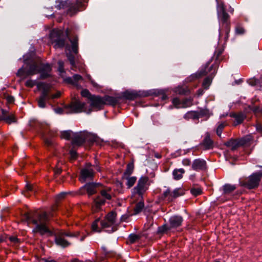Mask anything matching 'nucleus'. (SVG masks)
<instances>
[{
  "instance_id": "nucleus-1",
  "label": "nucleus",
  "mask_w": 262,
  "mask_h": 262,
  "mask_svg": "<svg viewBox=\"0 0 262 262\" xmlns=\"http://www.w3.org/2000/svg\"><path fill=\"white\" fill-rule=\"evenodd\" d=\"M24 62L26 65V67L23 66L19 69L16 73V76L22 79L35 75L36 73H39L38 79L45 80L51 77L50 73L52 71V67L49 63L40 64L39 68L38 64L30 57L24 58Z\"/></svg>"
},
{
  "instance_id": "nucleus-2",
  "label": "nucleus",
  "mask_w": 262,
  "mask_h": 262,
  "mask_svg": "<svg viewBox=\"0 0 262 262\" xmlns=\"http://www.w3.org/2000/svg\"><path fill=\"white\" fill-rule=\"evenodd\" d=\"M21 216L25 221L35 225V228L33 230V232H39L41 235H43L46 233L52 234V232L46 225L49 220L48 214L46 212H40L37 211L26 212L22 213Z\"/></svg>"
},
{
  "instance_id": "nucleus-3",
  "label": "nucleus",
  "mask_w": 262,
  "mask_h": 262,
  "mask_svg": "<svg viewBox=\"0 0 262 262\" xmlns=\"http://www.w3.org/2000/svg\"><path fill=\"white\" fill-rule=\"evenodd\" d=\"M149 96L160 97L162 101H165L168 99V97L163 90H151L138 92L126 90L122 93L120 97H121V99L134 100L138 98L146 97Z\"/></svg>"
},
{
  "instance_id": "nucleus-4",
  "label": "nucleus",
  "mask_w": 262,
  "mask_h": 262,
  "mask_svg": "<svg viewBox=\"0 0 262 262\" xmlns=\"http://www.w3.org/2000/svg\"><path fill=\"white\" fill-rule=\"evenodd\" d=\"M56 4L55 7L59 10L68 8L67 13L70 16H73L77 12L85 9V6L81 0H76L74 3H71L69 0H57Z\"/></svg>"
},
{
  "instance_id": "nucleus-5",
  "label": "nucleus",
  "mask_w": 262,
  "mask_h": 262,
  "mask_svg": "<svg viewBox=\"0 0 262 262\" xmlns=\"http://www.w3.org/2000/svg\"><path fill=\"white\" fill-rule=\"evenodd\" d=\"M217 3L216 10L218 18L221 19L222 26L225 30V39L229 37V34L230 29V23L228 21L230 18L229 15L226 12V9L224 2L219 3L218 0H216Z\"/></svg>"
},
{
  "instance_id": "nucleus-6",
  "label": "nucleus",
  "mask_w": 262,
  "mask_h": 262,
  "mask_svg": "<svg viewBox=\"0 0 262 262\" xmlns=\"http://www.w3.org/2000/svg\"><path fill=\"white\" fill-rule=\"evenodd\" d=\"M99 140L96 136H87L81 133H74L72 138V143L73 145L80 146L88 142L90 145H92L94 143L99 144Z\"/></svg>"
},
{
  "instance_id": "nucleus-7",
  "label": "nucleus",
  "mask_w": 262,
  "mask_h": 262,
  "mask_svg": "<svg viewBox=\"0 0 262 262\" xmlns=\"http://www.w3.org/2000/svg\"><path fill=\"white\" fill-rule=\"evenodd\" d=\"M261 178V171L254 172L249 177L248 180L241 181L240 185L248 189H254L258 187Z\"/></svg>"
},
{
  "instance_id": "nucleus-8",
  "label": "nucleus",
  "mask_w": 262,
  "mask_h": 262,
  "mask_svg": "<svg viewBox=\"0 0 262 262\" xmlns=\"http://www.w3.org/2000/svg\"><path fill=\"white\" fill-rule=\"evenodd\" d=\"M103 186L100 183L89 182L81 186L78 190V193L80 195L87 194L89 197L95 194L99 190V188Z\"/></svg>"
},
{
  "instance_id": "nucleus-9",
  "label": "nucleus",
  "mask_w": 262,
  "mask_h": 262,
  "mask_svg": "<svg viewBox=\"0 0 262 262\" xmlns=\"http://www.w3.org/2000/svg\"><path fill=\"white\" fill-rule=\"evenodd\" d=\"M35 85L38 90H41L40 94L37 99V105L39 108H45L46 107V99L49 98L50 89L47 86L46 83L43 82H37Z\"/></svg>"
},
{
  "instance_id": "nucleus-10",
  "label": "nucleus",
  "mask_w": 262,
  "mask_h": 262,
  "mask_svg": "<svg viewBox=\"0 0 262 262\" xmlns=\"http://www.w3.org/2000/svg\"><path fill=\"white\" fill-rule=\"evenodd\" d=\"M50 38L55 49L63 48L66 45V39L61 30L53 29L50 33Z\"/></svg>"
},
{
  "instance_id": "nucleus-11",
  "label": "nucleus",
  "mask_w": 262,
  "mask_h": 262,
  "mask_svg": "<svg viewBox=\"0 0 262 262\" xmlns=\"http://www.w3.org/2000/svg\"><path fill=\"white\" fill-rule=\"evenodd\" d=\"M66 108L68 110L69 113H70L76 114L83 112L90 114L92 111V108H89L87 110L85 103L81 102L77 100L67 105Z\"/></svg>"
},
{
  "instance_id": "nucleus-12",
  "label": "nucleus",
  "mask_w": 262,
  "mask_h": 262,
  "mask_svg": "<svg viewBox=\"0 0 262 262\" xmlns=\"http://www.w3.org/2000/svg\"><path fill=\"white\" fill-rule=\"evenodd\" d=\"M213 60V57L211 58L206 63V65L204 69H202L200 71H198L194 74L192 75V78L193 79H199L203 76L206 75L208 73H210V75L213 73V76L215 75L216 71V68L218 67L219 64H217L215 63L211 66V62Z\"/></svg>"
},
{
  "instance_id": "nucleus-13",
  "label": "nucleus",
  "mask_w": 262,
  "mask_h": 262,
  "mask_svg": "<svg viewBox=\"0 0 262 262\" xmlns=\"http://www.w3.org/2000/svg\"><path fill=\"white\" fill-rule=\"evenodd\" d=\"M111 191V187H106L100 190L101 196L98 195L94 199V202L97 208H100L104 205L106 200H111L112 199V195L110 193Z\"/></svg>"
},
{
  "instance_id": "nucleus-14",
  "label": "nucleus",
  "mask_w": 262,
  "mask_h": 262,
  "mask_svg": "<svg viewBox=\"0 0 262 262\" xmlns=\"http://www.w3.org/2000/svg\"><path fill=\"white\" fill-rule=\"evenodd\" d=\"M148 180L149 179L147 177L142 176L140 177L138 181L137 185L133 189V192L143 198V194L148 188L147 186Z\"/></svg>"
},
{
  "instance_id": "nucleus-15",
  "label": "nucleus",
  "mask_w": 262,
  "mask_h": 262,
  "mask_svg": "<svg viewBox=\"0 0 262 262\" xmlns=\"http://www.w3.org/2000/svg\"><path fill=\"white\" fill-rule=\"evenodd\" d=\"M94 171L92 168H83L81 169L78 177L79 181L83 183L86 181L91 182L94 178Z\"/></svg>"
},
{
  "instance_id": "nucleus-16",
  "label": "nucleus",
  "mask_w": 262,
  "mask_h": 262,
  "mask_svg": "<svg viewBox=\"0 0 262 262\" xmlns=\"http://www.w3.org/2000/svg\"><path fill=\"white\" fill-rule=\"evenodd\" d=\"M90 101L91 107L98 110L102 109L104 105L106 104L103 97L99 95H93V96L90 98Z\"/></svg>"
},
{
  "instance_id": "nucleus-17",
  "label": "nucleus",
  "mask_w": 262,
  "mask_h": 262,
  "mask_svg": "<svg viewBox=\"0 0 262 262\" xmlns=\"http://www.w3.org/2000/svg\"><path fill=\"white\" fill-rule=\"evenodd\" d=\"M191 168L196 171H205L208 168L207 162L201 158L195 159L192 163Z\"/></svg>"
},
{
  "instance_id": "nucleus-18",
  "label": "nucleus",
  "mask_w": 262,
  "mask_h": 262,
  "mask_svg": "<svg viewBox=\"0 0 262 262\" xmlns=\"http://www.w3.org/2000/svg\"><path fill=\"white\" fill-rule=\"evenodd\" d=\"M65 35L71 43V51L73 53L78 57V38L77 36H75L72 39L70 37V31L67 28L65 31Z\"/></svg>"
},
{
  "instance_id": "nucleus-19",
  "label": "nucleus",
  "mask_w": 262,
  "mask_h": 262,
  "mask_svg": "<svg viewBox=\"0 0 262 262\" xmlns=\"http://www.w3.org/2000/svg\"><path fill=\"white\" fill-rule=\"evenodd\" d=\"M184 221L183 217L180 215H174L170 216L168 220L170 227L172 229H176L182 225Z\"/></svg>"
},
{
  "instance_id": "nucleus-20",
  "label": "nucleus",
  "mask_w": 262,
  "mask_h": 262,
  "mask_svg": "<svg viewBox=\"0 0 262 262\" xmlns=\"http://www.w3.org/2000/svg\"><path fill=\"white\" fill-rule=\"evenodd\" d=\"M1 112L0 121H4L9 124L17 122L16 117L13 115H8V112L7 110L2 108Z\"/></svg>"
},
{
  "instance_id": "nucleus-21",
  "label": "nucleus",
  "mask_w": 262,
  "mask_h": 262,
  "mask_svg": "<svg viewBox=\"0 0 262 262\" xmlns=\"http://www.w3.org/2000/svg\"><path fill=\"white\" fill-rule=\"evenodd\" d=\"M214 142L211 139L209 133H206V136L201 143V145L204 146V150H209L213 148Z\"/></svg>"
},
{
  "instance_id": "nucleus-22",
  "label": "nucleus",
  "mask_w": 262,
  "mask_h": 262,
  "mask_svg": "<svg viewBox=\"0 0 262 262\" xmlns=\"http://www.w3.org/2000/svg\"><path fill=\"white\" fill-rule=\"evenodd\" d=\"M104 100L106 103V104L115 106L120 103V100L121 99L120 96L114 97L109 95H105L103 97Z\"/></svg>"
},
{
  "instance_id": "nucleus-23",
  "label": "nucleus",
  "mask_w": 262,
  "mask_h": 262,
  "mask_svg": "<svg viewBox=\"0 0 262 262\" xmlns=\"http://www.w3.org/2000/svg\"><path fill=\"white\" fill-rule=\"evenodd\" d=\"M230 116L235 119V121L233 123L234 126L241 124L246 118V116L242 112L238 114L231 113Z\"/></svg>"
},
{
  "instance_id": "nucleus-24",
  "label": "nucleus",
  "mask_w": 262,
  "mask_h": 262,
  "mask_svg": "<svg viewBox=\"0 0 262 262\" xmlns=\"http://www.w3.org/2000/svg\"><path fill=\"white\" fill-rule=\"evenodd\" d=\"M172 229L170 227L169 225L165 223L162 226H159L157 231V234L163 235L164 234H167Z\"/></svg>"
},
{
  "instance_id": "nucleus-25",
  "label": "nucleus",
  "mask_w": 262,
  "mask_h": 262,
  "mask_svg": "<svg viewBox=\"0 0 262 262\" xmlns=\"http://www.w3.org/2000/svg\"><path fill=\"white\" fill-rule=\"evenodd\" d=\"M186 190L183 187H179L174 189L170 194L171 200L176 199L178 197L185 194Z\"/></svg>"
},
{
  "instance_id": "nucleus-26",
  "label": "nucleus",
  "mask_w": 262,
  "mask_h": 262,
  "mask_svg": "<svg viewBox=\"0 0 262 262\" xmlns=\"http://www.w3.org/2000/svg\"><path fill=\"white\" fill-rule=\"evenodd\" d=\"M80 233L79 232L72 233L68 231L61 230L59 231L55 236H61V238L64 236L69 237H78Z\"/></svg>"
},
{
  "instance_id": "nucleus-27",
  "label": "nucleus",
  "mask_w": 262,
  "mask_h": 262,
  "mask_svg": "<svg viewBox=\"0 0 262 262\" xmlns=\"http://www.w3.org/2000/svg\"><path fill=\"white\" fill-rule=\"evenodd\" d=\"M55 242L56 244L62 248H66L70 245V243L66 240L64 238H61V236H55Z\"/></svg>"
},
{
  "instance_id": "nucleus-28",
  "label": "nucleus",
  "mask_w": 262,
  "mask_h": 262,
  "mask_svg": "<svg viewBox=\"0 0 262 262\" xmlns=\"http://www.w3.org/2000/svg\"><path fill=\"white\" fill-rule=\"evenodd\" d=\"M236 188L235 185H231L230 184H225L222 187L223 194H229L233 192Z\"/></svg>"
},
{
  "instance_id": "nucleus-29",
  "label": "nucleus",
  "mask_w": 262,
  "mask_h": 262,
  "mask_svg": "<svg viewBox=\"0 0 262 262\" xmlns=\"http://www.w3.org/2000/svg\"><path fill=\"white\" fill-rule=\"evenodd\" d=\"M236 144H237V139H234L233 138L230 139L229 141L224 143L226 146L231 147V150L232 151H235L238 148Z\"/></svg>"
},
{
  "instance_id": "nucleus-30",
  "label": "nucleus",
  "mask_w": 262,
  "mask_h": 262,
  "mask_svg": "<svg viewBox=\"0 0 262 262\" xmlns=\"http://www.w3.org/2000/svg\"><path fill=\"white\" fill-rule=\"evenodd\" d=\"M185 171L183 168L175 169L172 172L173 179L176 180H179L183 177V174Z\"/></svg>"
},
{
  "instance_id": "nucleus-31",
  "label": "nucleus",
  "mask_w": 262,
  "mask_h": 262,
  "mask_svg": "<svg viewBox=\"0 0 262 262\" xmlns=\"http://www.w3.org/2000/svg\"><path fill=\"white\" fill-rule=\"evenodd\" d=\"M134 169V161H132L128 163L126 165L125 170L123 173V177L125 176H130L133 172Z\"/></svg>"
},
{
  "instance_id": "nucleus-32",
  "label": "nucleus",
  "mask_w": 262,
  "mask_h": 262,
  "mask_svg": "<svg viewBox=\"0 0 262 262\" xmlns=\"http://www.w3.org/2000/svg\"><path fill=\"white\" fill-rule=\"evenodd\" d=\"M224 49L222 48H216L214 51V55L212 57H213V60H215V63L217 65L220 63V56L222 54Z\"/></svg>"
},
{
  "instance_id": "nucleus-33",
  "label": "nucleus",
  "mask_w": 262,
  "mask_h": 262,
  "mask_svg": "<svg viewBox=\"0 0 262 262\" xmlns=\"http://www.w3.org/2000/svg\"><path fill=\"white\" fill-rule=\"evenodd\" d=\"M144 208V203L143 201H140L137 203L134 209V215H137L142 212Z\"/></svg>"
},
{
  "instance_id": "nucleus-34",
  "label": "nucleus",
  "mask_w": 262,
  "mask_h": 262,
  "mask_svg": "<svg viewBox=\"0 0 262 262\" xmlns=\"http://www.w3.org/2000/svg\"><path fill=\"white\" fill-rule=\"evenodd\" d=\"M117 217V213L115 211H112L109 212L106 216V219L111 223V224H114L116 222V219Z\"/></svg>"
},
{
  "instance_id": "nucleus-35",
  "label": "nucleus",
  "mask_w": 262,
  "mask_h": 262,
  "mask_svg": "<svg viewBox=\"0 0 262 262\" xmlns=\"http://www.w3.org/2000/svg\"><path fill=\"white\" fill-rule=\"evenodd\" d=\"M123 178L127 180L126 185L128 188L133 186L137 181V178L135 176L131 177L129 176H125V177H123Z\"/></svg>"
},
{
  "instance_id": "nucleus-36",
  "label": "nucleus",
  "mask_w": 262,
  "mask_h": 262,
  "mask_svg": "<svg viewBox=\"0 0 262 262\" xmlns=\"http://www.w3.org/2000/svg\"><path fill=\"white\" fill-rule=\"evenodd\" d=\"M43 142L45 146L48 149H50L54 147L55 142L52 139L48 137H43Z\"/></svg>"
},
{
  "instance_id": "nucleus-37",
  "label": "nucleus",
  "mask_w": 262,
  "mask_h": 262,
  "mask_svg": "<svg viewBox=\"0 0 262 262\" xmlns=\"http://www.w3.org/2000/svg\"><path fill=\"white\" fill-rule=\"evenodd\" d=\"M66 56L68 59V60L70 62V64L71 66L73 68H76V62H75V58L74 55L71 53V51H70V52L66 54ZM77 58L78 57H76Z\"/></svg>"
},
{
  "instance_id": "nucleus-38",
  "label": "nucleus",
  "mask_w": 262,
  "mask_h": 262,
  "mask_svg": "<svg viewBox=\"0 0 262 262\" xmlns=\"http://www.w3.org/2000/svg\"><path fill=\"white\" fill-rule=\"evenodd\" d=\"M213 73L211 75H209L208 76L205 78L203 82V86L205 89H208L209 85H210L212 80L213 78Z\"/></svg>"
},
{
  "instance_id": "nucleus-39",
  "label": "nucleus",
  "mask_w": 262,
  "mask_h": 262,
  "mask_svg": "<svg viewBox=\"0 0 262 262\" xmlns=\"http://www.w3.org/2000/svg\"><path fill=\"white\" fill-rule=\"evenodd\" d=\"M184 118L186 119H192L193 120H197L199 119L197 112L196 111H190L185 114Z\"/></svg>"
},
{
  "instance_id": "nucleus-40",
  "label": "nucleus",
  "mask_w": 262,
  "mask_h": 262,
  "mask_svg": "<svg viewBox=\"0 0 262 262\" xmlns=\"http://www.w3.org/2000/svg\"><path fill=\"white\" fill-rule=\"evenodd\" d=\"M250 138L245 137L241 139H237V144L236 145L238 147H239L240 146L246 145L250 142Z\"/></svg>"
},
{
  "instance_id": "nucleus-41",
  "label": "nucleus",
  "mask_w": 262,
  "mask_h": 262,
  "mask_svg": "<svg viewBox=\"0 0 262 262\" xmlns=\"http://www.w3.org/2000/svg\"><path fill=\"white\" fill-rule=\"evenodd\" d=\"M192 99L191 98H186L182 100L181 102V104L182 105V107H189L192 104Z\"/></svg>"
},
{
  "instance_id": "nucleus-42",
  "label": "nucleus",
  "mask_w": 262,
  "mask_h": 262,
  "mask_svg": "<svg viewBox=\"0 0 262 262\" xmlns=\"http://www.w3.org/2000/svg\"><path fill=\"white\" fill-rule=\"evenodd\" d=\"M100 222V219L99 218L96 219L92 225V230L97 232L100 233L102 231V229H100L98 227V222Z\"/></svg>"
},
{
  "instance_id": "nucleus-43",
  "label": "nucleus",
  "mask_w": 262,
  "mask_h": 262,
  "mask_svg": "<svg viewBox=\"0 0 262 262\" xmlns=\"http://www.w3.org/2000/svg\"><path fill=\"white\" fill-rule=\"evenodd\" d=\"M61 137L62 138L70 140L71 138V135L73 132L70 130H64L61 132Z\"/></svg>"
},
{
  "instance_id": "nucleus-44",
  "label": "nucleus",
  "mask_w": 262,
  "mask_h": 262,
  "mask_svg": "<svg viewBox=\"0 0 262 262\" xmlns=\"http://www.w3.org/2000/svg\"><path fill=\"white\" fill-rule=\"evenodd\" d=\"M190 193L194 196H197L201 195L203 193V191L200 187L199 188H192L190 189Z\"/></svg>"
},
{
  "instance_id": "nucleus-45",
  "label": "nucleus",
  "mask_w": 262,
  "mask_h": 262,
  "mask_svg": "<svg viewBox=\"0 0 262 262\" xmlns=\"http://www.w3.org/2000/svg\"><path fill=\"white\" fill-rule=\"evenodd\" d=\"M198 118L207 116L209 115V111L207 109H201L199 111H196Z\"/></svg>"
},
{
  "instance_id": "nucleus-46",
  "label": "nucleus",
  "mask_w": 262,
  "mask_h": 262,
  "mask_svg": "<svg viewBox=\"0 0 262 262\" xmlns=\"http://www.w3.org/2000/svg\"><path fill=\"white\" fill-rule=\"evenodd\" d=\"M247 82L249 83V84H250L251 86L257 85L258 84H259L261 82L260 77L259 78V79L255 78L249 79V80H248Z\"/></svg>"
},
{
  "instance_id": "nucleus-47",
  "label": "nucleus",
  "mask_w": 262,
  "mask_h": 262,
  "mask_svg": "<svg viewBox=\"0 0 262 262\" xmlns=\"http://www.w3.org/2000/svg\"><path fill=\"white\" fill-rule=\"evenodd\" d=\"M225 125H225V123H224V122L221 123L218 125V126H217V127L216 128V133L217 135L219 137H221L223 130L224 128Z\"/></svg>"
},
{
  "instance_id": "nucleus-48",
  "label": "nucleus",
  "mask_w": 262,
  "mask_h": 262,
  "mask_svg": "<svg viewBox=\"0 0 262 262\" xmlns=\"http://www.w3.org/2000/svg\"><path fill=\"white\" fill-rule=\"evenodd\" d=\"M25 188L26 189L27 193H29V192H35L36 191L35 186L28 183L26 184Z\"/></svg>"
},
{
  "instance_id": "nucleus-49",
  "label": "nucleus",
  "mask_w": 262,
  "mask_h": 262,
  "mask_svg": "<svg viewBox=\"0 0 262 262\" xmlns=\"http://www.w3.org/2000/svg\"><path fill=\"white\" fill-rule=\"evenodd\" d=\"M140 238V236L139 235L134 233L130 234L128 236L129 241L131 243H135L137 240L139 239Z\"/></svg>"
},
{
  "instance_id": "nucleus-50",
  "label": "nucleus",
  "mask_w": 262,
  "mask_h": 262,
  "mask_svg": "<svg viewBox=\"0 0 262 262\" xmlns=\"http://www.w3.org/2000/svg\"><path fill=\"white\" fill-rule=\"evenodd\" d=\"M81 95L82 97L88 98L90 101V98L93 96L94 95H92L89 91L87 89H84L81 91Z\"/></svg>"
},
{
  "instance_id": "nucleus-51",
  "label": "nucleus",
  "mask_w": 262,
  "mask_h": 262,
  "mask_svg": "<svg viewBox=\"0 0 262 262\" xmlns=\"http://www.w3.org/2000/svg\"><path fill=\"white\" fill-rule=\"evenodd\" d=\"M176 92L180 95H186L189 93V90L183 87H179L176 90Z\"/></svg>"
},
{
  "instance_id": "nucleus-52",
  "label": "nucleus",
  "mask_w": 262,
  "mask_h": 262,
  "mask_svg": "<svg viewBox=\"0 0 262 262\" xmlns=\"http://www.w3.org/2000/svg\"><path fill=\"white\" fill-rule=\"evenodd\" d=\"M245 32V30L244 28L241 27L240 25H237L235 27V33L237 35H243Z\"/></svg>"
},
{
  "instance_id": "nucleus-53",
  "label": "nucleus",
  "mask_w": 262,
  "mask_h": 262,
  "mask_svg": "<svg viewBox=\"0 0 262 262\" xmlns=\"http://www.w3.org/2000/svg\"><path fill=\"white\" fill-rule=\"evenodd\" d=\"M113 225L111 224L107 220H100V225L103 229L111 227Z\"/></svg>"
},
{
  "instance_id": "nucleus-54",
  "label": "nucleus",
  "mask_w": 262,
  "mask_h": 262,
  "mask_svg": "<svg viewBox=\"0 0 262 262\" xmlns=\"http://www.w3.org/2000/svg\"><path fill=\"white\" fill-rule=\"evenodd\" d=\"M49 95L50 97L46 99V103L51 99H54L57 98L59 97L60 96V93H58L57 94H53L51 93L50 90L49 91Z\"/></svg>"
},
{
  "instance_id": "nucleus-55",
  "label": "nucleus",
  "mask_w": 262,
  "mask_h": 262,
  "mask_svg": "<svg viewBox=\"0 0 262 262\" xmlns=\"http://www.w3.org/2000/svg\"><path fill=\"white\" fill-rule=\"evenodd\" d=\"M36 84V80H33L32 79L28 80L26 83L25 85L27 87L32 88Z\"/></svg>"
},
{
  "instance_id": "nucleus-56",
  "label": "nucleus",
  "mask_w": 262,
  "mask_h": 262,
  "mask_svg": "<svg viewBox=\"0 0 262 262\" xmlns=\"http://www.w3.org/2000/svg\"><path fill=\"white\" fill-rule=\"evenodd\" d=\"M170 189L169 188H168L166 190H165V191H164V192L163 193V194H162V199H165L166 198H167L168 196V195H169V197L168 198V200L169 201H171V197H170Z\"/></svg>"
},
{
  "instance_id": "nucleus-57",
  "label": "nucleus",
  "mask_w": 262,
  "mask_h": 262,
  "mask_svg": "<svg viewBox=\"0 0 262 262\" xmlns=\"http://www.w3.org/2000/svg\"><path fill=\"white\" fill-rule=\"evenodd\" d=\"M82 79V77L81 75L79 74H74L73 76V79L74 80V82H75V85H76L77 82Z\"/></svg>"
},
{
  "instance_id": "nucleus-58",
  "label": "nucleus",
  "mask_w": 262,
  "mask_h": 262,
  "mask_svg": "<svg viewBox=\"0 0 262 262\" xmlns=\"http://www.w3.org/2000/svg\"><path fill=\"white\" fill-rule=\"evenodd\" d=\"M9 239L11 242L14 244H18L20 243V239L14 236H10Z\"/></svg>"
},
{
  "instance_id": "nucleus-59",
  "label": "nucleus",
  "mask_w": 262,
  "mask_h": 262,
  "mask_svg": "<svg viewBox=\"0 0 262 262\" xmlns=\"http://www.w3.org/2000/svg\"><path fill=\"white\" fill-rule=\"evenodd\" d=\"M70 155L71 156V157L74 160L76 159L78 157V154L77 152L73 149L70 150Z\"/></svg>"
},
{
  "instance_id": "nucleus-60",
  "label": "nucleus",
  "mask_w": 262,
  "mask_h": 262,
  "mask_svg": "<svg viewBox=\"0 0 262 262\" xmlns=\"http://www.w3.org/2000/svg\"><path fill=\"white\" fill-rule=\"evenodd\" d=\"M172 102L173 104L177 107H179V105L181 104V102L180 100L178 98H177V97L174 98L172 99Z\"/></svg>"
},
{
  "instance_id": "nucleus-61",
  "label": "nucleus",
  "mask_w": 262,
  "mask_h": 262,
  "mask_svg": "<svg viewBox=\"0 0 262 262\" xmlns=\"http://www.w3.org/2000/svg\"><path fill=\"white\" fill-rule=\"evenodd\" d=\"M182 164L184 166H190L192 164L191 160L188 158L183 159L182 161Z\"/></svg>"
},
{
  "instance_id": "nucleus-62",
  "label": "nucleus",
  "mask_w": 262,
  "mask_h": 262,
  "mask_svg": "<svg viewBox=\"0 0 262 262\" xmlns=\"http://www.w3.org/2000/svg\"><path fill=\"white\" fill-rule=\"evenodd\" d=\"M62 171V169L61 167H56L54 169V174L56 176H58L61 174Z\"/></svg>"
},
{
  "instance_id": "nucleus-63",
  "label": "nucleus",
  "mask_w": 262,
  "mask_h": 262,
  "mask_svg": "<svg viewBox=\"0 0 262 262\" xmlns=\"http://www.w3.org/2000/svg\"><path fill=\"white\" fill-rule=\"evenodd\" d=\"M101 248L103 250V253L105 257H107L110 256V252L107 251L106 247L105 246H102Z\"/></svg>"
},
{
  "instance_id": "nucleus-64",
  "label": "nucleus",
  "mask_w": 262,
  "mask_h": 262,
  "mask_svg": "<svg viewBox=\"0 0 262 262\" xmlns=\"http://www.w3.org/2000/svg\"><path fill=\"white\" fill-rule=\"evenodd\" d=\"M58 63V64H59L58 71L60 73L64 72V67H63V62L61 61H59Z\"/></svg>"
}]
</instances>
